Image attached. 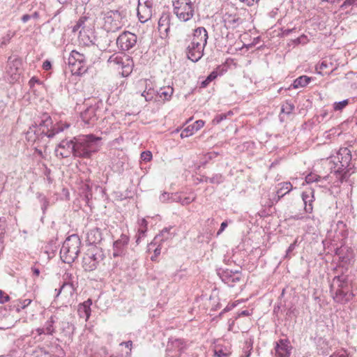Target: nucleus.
Listing matches in <instances>:
<instances>
[{
	"label": "nucleus",
	"instance_id": "obj_55",
	"mask_svg": "<svg viewBox=\"0 0 357 357\" xmlns=\"http://www.w3.org/2000/svg\"><path fill=\"white\" fill-rule=\"evenodd\" d=\"M141 158L144 161H150L152 158V154L151 151H143L141 153Z\"/></svg>",
	"mask_w": 357,
	"mask_h": 357
},
{
	"label": "nucleus",
	"instance_id": "obj_11",
	"mask_svg": "<svg viewBox=\"0 0 357 357\" xmlns=\"http://www.w3.org/2000/svg\"><path fill=\"white\" fill-rule=\"evenodd\" d=\"M137 41V36L130 31H124L116 38V45L122 51H128L134 47Z\"/></svg>",
	"mask_w": 357,
	"mask_h": 357
},
{
	"label": "nucleus",
	"instance_id": "obj_14",
	"mask_svg": "<svg viewBox=\"0 0 357 357\" xmlns=\"http://www.w3.org/2000/svg\"><path fill=\"white\" fill-rule=\"evenodd\" d=\"M206 45L191 41L186 47L188 58L193 62L198 61L204 55V50Z\"/></svg>",
	"mask_w": 357,
	"mask_h": 357
},
{
	"label": "nucleus",
	"instance_id": "obj_59",
	"mask_svg": "<svg viewBox=\"0 0 357 357\" xmlns=\"http://www.w3.org/2000/svg\"><path fill=\"white\" fill-rule=\"evenodd\" d=\"M182 197L177 194H171V202H180L181 204Z\"/></svg>",
	"mask_w": 357,
	"mask_h": 357
},
{
	"label": "nucleus",
	"instance_id": "obj_56",
	"mask_svg": "<svg viewBox=\"0 0 357 357\" xmlns=\"http://www.w3.org/2000/svg\"><path fill=\"white\" fill-rule=\"evenodd\" d=\"M146 231H147V227H144V228H140L139 227L138 229V236H137V241H136V242L137 243H139V239L145 236Z\"/></svg>",
	"mask_w": 357,
	"mask_h": 357
},
{
	"label": "nucleus",
	"instance_id": "obj_31",
	"mask_svg": "<svg viewBox=\"0 0 357 357\" xmlns=\"http://www.w3.org/2000/svg\"><path fill=\"white\" fill-rule=\"evenodd\" d=\"M231 354L229 347L220 344L215 346L213 349V357H229Z\"/></svg>",
	"mask_w": 357,
	"mask_h": 357
},
{
	"label": "nucleus",
	"instance_id": "obj_32",
	"mask_svg": "<svg viewBox=\"0 0 357 357\" xmlns=\"http://www.w3.org/2000/svg\"><path fill=\"white\" fill-rule=\"evenodd\" d=\"M133 61L129 56H126L123 65L121 66L120 73L123 77H128L132 71Z\"/></svg>",
	"mask_w": 357,
	"mask_h": 357
},
{
	"label": "nucleus",
	"instance_id": "obj_39",
	"mask_svg": "<svg viewBox=\"0 0 357 357\" xmlns=\"http://www.w3.org/2000/svg\"><path fill=\"white\" fill-rule=\"evenodd\" d=\"M253 349V341L248 339L245 341L243 348V353L239 357H250Z\"/></svg>",
	"mask_w": 357,
	"mask_h": 357
},
{
	"label": "nucleus",
	"instance_id": "obj_17",
	"mask_svg": "<svg viewBox=\"0 0 357 357\" xmlns=\"http://www.w3.org/2000/svg\"><path fill=\"white\" fill-rule=\"evenodd\" d=\"M128 242V236L126 234H121L120 238L114 242L112 256L114 257H118L125 255Z\"/></svg>",
	"mask_w": 357,
	"mask_h": 357
},
{
	"label": "nucleus",
	"instance_id": "obj_46",
	"mask_svg": "<svg viewBox=\"0 0 357 357\" xmlns=\"http://www.w3.org/2000/svg\"><path fill=\"white\" fill-rule=\"evenodd\" d=\"M330 357H355L353 354H351L345 349H340L335 352Z\"/></svg>",
	"mask_w": 357,
	"mask_h": 357
},
{
	"label": "nucleus",
	"instance_id": "obj_7",
	"mask_svg": "<svg viewBox=\"0 0 357 357\" xmlns=\"http://www.w3.org/2000/svg\"><path fill=\"white\" fill-rule=\"evenodd\" d=\"M104 258L105 255L101 249L97 247L88 249L82 259V267L86 271H92Z\"/></svg>",
	"mask_w": 357,
	"mask_h": 357
},
{
	"label": "nucleus",
	"instance_id": "obj_38",
	"mask_svg": "<svg viewBox=\"0 0 357 357\" xmlns=\"http://www.w3.org/2000/svg\"><path fill=\"white\" fill-rule=\"evenodd\" d=\"M56 316H52L44 324L43 327L47 335H52L55 332L54 324L56 321Z\"/></svg>",
	"mask_w": 357,
	"mask_h": 357
},
{
	"label": "nucleus",
	"instance_id": "obj_48",
	"mask_svg": "<svg viewBox=\"0 0 357 357\" xmlns=\"http://www.w3.org/2000/svg\"><path fill=\"white\" fill-rule=\"evenodd\" d=\"M230 114H232V112L231 111L229 112L227 114L222 113V114H218L215 116V117L213 120V122L215 124H218L223 120L226 119L227 115H230Z\"/></svg>",
	"mask_w": 357,
	"mask_h": 357
},
{
	"label": "nucleus",
	"instance_id": "obj_53",
	"mask_svg": "<svg viewBox=\"0 0 357 357\" xmlns=\"http://www.w3.org/2000/svg\"><path fill=\"white\" fill-rule=\"evenodd\" d=\"M159 199L161 202H163V203L167 202H171V194L164 192L160 195Z\"/></svg>",
	"mask_w": 357,
	"mask_h": 357
},
{
	"label": "nucleus",
	"instance_id": "obj_4",
	"mask_svg": "<svg viewBox=\"0 0 357 357\" xmlns=\"http://www.w3.org/2000/svg\"><path fill=\"white\" fill-rule=\"evenodd\" d=\"M81 241L77 234L68 236L60 250L61 258L65 263L73 262L80 252Z\"/></svg>",
	"mask_w": 357,
	"mask_h": 357
},
{
	"label": "nucleus",
	"instance_id": "obj_13",
	"mask_svg": "<svg viewBox=\"0 0 357 357\" xmlns=\"http://www.w3.org/2000/svg\"><path fill=\"white\" fill-rule=\"evenodd\" d=\"M73 141L74 137L70 140L67 139L62 140L55 149L56 156L65 158L69 157L71 154L74 155L75 143Z\"/></svg>",
	"mask_w": 357,
	"mask_h": 357
},
{
	"label": "nucleus",
	"instance_id": "obj_30",
	"mask_svg": "<svg viewBox=\"0 0 357 357\" xmlns=\"http://www.w3.org/2000/svg\"><path fill=\"white\" fill-rule=\"evenodd\" d=\"M336 69V67L333 66L331 61L328 60H324L321 62L319 66L316 68V70H319V73L320 74H330Z\"/></svg>",
	"mask_w": 357,
	"mask_h": 357
},
{
	"label": "nucleus",
	"instance_id": "obj_5",
	"mask_svg": "<svg viewBox=\"0 0 357 357\" xmlns=\"http://www.w3.org/2000/svg\"><path fill=\"white\" fill-rule=\"evenodd\" d=\"M337 162L334 169L331 167V174L336 175L337 179L341 183L347 178V172L345 169L349 167L351 160V151L347 148H341L337 153Z\"/></svg>",
	"mask_w": 357,
	"mask_h": 357
},
{
	"label": "nucleus",
	"instance_id": "obj_44",
	"mask_svg": "<svg viewBox=\"0 0 357 357\" xmlns=\"http://www.w3.org/2000/svg\"><path fill=\"white\" fill-rule=\"evenodd\" d=\"M14 32L8 31L7 33L5 36H3L0 40V47H3L7 45L9 43L10 39L14 36Z\"/></svg>",
	"mask_w": 357,
	"mask_h": 357
},
{
	"label": "nucleus",
	"instance_id": "obj_2",
	"mask_svg": "<svg viewBox=\"0 0 357 357\" xmlns=\"http://www.w3.org/2000/svg\"><path fill=\"white\" fill-rule=\"evenodd\" d=\"M69 126L70 125L66 123L53 125L50 116L47 114H44L42 119L38 123V126L30 128L27 135H29L31 133H33L36 135L33 139L34 141L39 139L40 138H43L44 136H46L48 138H52L56 134L63 132L65 129L69 128Z\"/></svg>",
	"mask_w": 357,
	"mask_h": 357
},
{
	"label": "nucleus",
	"instance_id": "obj_15",
	"mask_svg": "<svg viewBox=\"0 0 357 357\" xmlns=\"http://www.w3.org/2000/svg\"><path fill=\"white\" fill-rule=\"evenodd\" d=\"M223 282L229 287H234L236 283L239 282L242 278V273L239 271L225 270L219 273Z\"/></svg>",
	"mask_w": 357,
	"mask_h": 357
},
{
	"label": "nucleus",
	"instance_id": "obj_9",
	"mask_svg": "<svg viewBox=\"0 0 357 357\" xmlns=\"http://www.w3.org/2000/svg\"><path fill=\"white\" fill-rule=\"evenodd\" d=\"M186 349L187 343L183 339L170 337L167 344L166 353L169 357H181Z\"/></svg>",
	"mask_w": 357,
	"mask_h": 357
},
{
	"label": "nucleus",
	"instance_id": "obj_40",
	"mask_svg": "<svg viewBox=\"0 0 357 357\" xmlns=\"http://www.w3.org/2000/svg\"><path fill=\"white\" fill-rule=\"evenodd\" d=\"M294 109V105L290 102H286L284 104L282 105L281 107V112L280 114H284L289 115L291 114ZM280 120L282 121L281 115H280Z\"/></svg>",
	"mask_w": 357,
	"mask_h": 357
},
{
	"label": "nucleus",
	"instance_id": "obj_1",
	"mask_svg": "<svg viewBox=\"0 0 357 357\" xmlns=\"http://www.w3.org/2000/svg\"><path fill=\"white\" fill-rule=\"evenodd\" d=\"M101 139V137L93 134L74 137V157L90 158L93 153L98 151Z\"/></svg>",
	"mask_w": 357,
	"mask_h": 357
},
{
	"label": "nucleus",
	"instance_id": "obj_41",
	"mask_svg": "<svg viewBox=\"0 0 357 357\" xmlns=\"http://www.w3.org/2000/svg\"><path fill=\"white\" fill-rule=\"evenodd\" d=\"M24 357H51V355L48 352L39 349L31 353H26Z\"/></svg>",
	"mask_w": 357,
	"mask_h": 357
},
{
	"label": "nucleus",
	"instance_id": "obj_43",
	"mask_svg": "<svg viewBox=\"0 0 357 357\" xmlns=\"http://www.w3.org/2000/svg\"><path fill=\"white\" fill-rule=\"evenodd\" d=\"M155 91L152 87H149V89H147V87L145 88L144 91L142 93L141 96L144 97L146 101L149 102L151 101L155 95Z\"/></svg>",
	"mask_w": 357,
	"mask_h": 357
},
{
	"label": "nucleus",
	"instance_id": "obj_18",
	"mask_svg": "<svg viewBox=\"0 0 357 357\" xmlns=\"http://www.w3.org/2000/svg\"><path fill=\"white\" fill-rule=\"evenodd\" d=\"M352 287L346 288L342 290H336V292L331 293L333 300L338 303L345 304L351 301L354 296L352 292Z\"/></svg>",
	"mask_w": 357,
	"mask_h": 357
},
{
	"label": "nucleus",
	"instance_id": "obj_54",
	"mask_svg": "<svg viewBox=\"0 0 357 357\" xmlns=\"http://www.w3.org/2000/svg\"><path fill=\"white\" fill-rule=\"evenodd\" d=\"M157 247L153 249L154 255L151 257L152 261H155L156 258L160 255L161 252V243H158Z\"/></svg>",
	"mask_w": 357,
	"mask_h": 357
},
{
	"label": "nucleus",
	"instance_id": "obj_50",
	"mask_svg": "<svg viewBox=\"0 0 357 357\" xmlns=\"http://www.w3.org/2000/svg\"><path fill=\"white\" fill-rule=\"evenodd\" d=\"M217 77V74L215 72L211 73L206 79L203 81L201 84L202 87H206L209 82H211L213 79H214Z\"/></svg>",
	"mask_w": 357,
	"mask_h": 357
},
{
	"label": "nucleus",
	"instance_id": "obj_8",
	"mask_svg": "<svg viewBox=\"0 0 357 357\" xmlns=\"http://www.w3.org/2000/svg\"><path fill=\"white\" fill-rule=\"evenodd\" d=\"M174 13L183 22L190 20L194 15V6L191 0H174Z\"/></svg>",
	"mask_w": 357,
	"mask_h": 357
},
{
	"label": "nucleus",
	"instance_id": "obj_64",
	"mask_svg": "<svg viewBox=\"0 0 357 357\" xmlns=\"http://www.w3.org/2000/svg\"><path fill=\"white\" fill-rule=\"evenodd\" d=\"M41 202H43V206H42V209L43 210V211L47 208V206H48V204H49V202L48 200L46 199V197H43L42 199H41Z\"/></svg>",
	"mask_w": 357,
	"mask_h": 357
},
{
	"label": "nucleus",
	"instance_id": "obj_29",
	"mask_svg": "<svg viewBox=\"0 0 357 357\" xmlns=\"http://www.w3.org/2000/svg\"><path fill=\"white\" fill-rule=\"evenodd\" d=\"M126 56H122L118 54H114L111 55L108 60L107 63L114 68L120 69L122 65H123V62L125 61Z\"/></svg>",
	"mask_w": 357,
	"mask_h": 357
},
{
	"label": "nucleus",
	"instance_id": "obj_57",
	"mask_svg": "<svg viewBox=\"0 0 357 357\" xmlns=\"http://www.w3.org/2000/svg\"><path fill=\"white\" fill-rule=\"evenodd\" d=\"M10 297L2 290H0V303H4L9 301Z\"/></svg>",
	"mask_w": 357,
	"mask_h": 357
},
{
	"label": "nucleus",
	"instance_id": "obj_27",
	"mask_svg": "<svg viewBox=\"0 0 357 357\" xmlns=\"http://www.w3.org/2000/svg\"><path fill=\"white\" fill-rule=\"evenodd\" d=\"M204 126V121L197 120L193 124L189 125L183 129L181 133V137L185 138L192 135L195 132L198 131Z\"/></svg>",
	"mask_w": 357,
	"mask_h": 357
},
{
	"label": "nucleus",
	"instance_id": "obj_34",
	"mask_svg": "<svg viewBox=\"0 0 357 357\" xmlns=\"http://www.w3.org/2000/svg\"><path fill=\"white\" fill-rule=\"evenodd\" d=\"M239 17L232 15H225L224 17L225 26L227 28H235L239 24Z\"/></svg>",
	"mask_w": 357,
	"mask_h": 357
},
{
	"label": "nucleus",
	"instance_id": "obj_49",
	"mask_svg": "<svg viewBox=\"0 0 357 357\" xmlns=\"http://www.w3.org/2000/svg\"><path fill=\"white\" fill-rule=\"evenodd\" d=\"M321 177L319 175L314 174H310L306 176L305 181L307 183L318 182L321 180Z\"/></svg>",
	"mask_w": 357,
	"mask_h": 357
},
{
	"label": "nucleus",
	"instance_id": "obj_37",
	"mask_svg": "<svg viewBox=\"0 0 357 357\" xmlns=\"http://www.w3.org/2000/svg\"><path fill=\"white\" fill-rule=\"evenodd\" d=\"M174 92V89L172 87L168 86L165 87L160 88L158 91H157L158 95L160 98H162L165 100H170Z\"/></svg>",
	"mask_w": 357,
	"mask_h": 357
},
{
	"label": "nucleus",
	"instance_id": "obj_63",
	"mask_svg": "<svg viewBox=\"0 0 357 357\" xmlns=\"http://www.w3.org/2000/svg\"><path fill=\"white\" fill-rule=\"evenodd\" d=\"M141 5H153V2L151 0H138V6Z\"/></svg>",
	"mask_w": 357,
	"mask_h": 357
},
{
	"label": "nucleus",
	"instance_id": "obj_42",
	"mask_svg": "<svg viewBox=\"0 0 357 357\" xmlns=\"http://www.w3.org/2000/svg\"><path fill=\"white\" fill-rule=\"evenodd\" d=\"M218 153L217 152L213 151L209 152L204 154L200 162L201 165H206L210 160L215 158L218 156Z\"/></svg>",
	"mask_w": 357,
	"mask_h": 357
},
{
	"label": "nucleus",
	"instance_id": "obj_28",
	"mask_svg": "<svg viewBox=\"0 0 357 357\" xmlns=\"http://www.w3.org/2000/svg\"><path fill=\"white\" fill-rule=\"evenodd\" d=\"M92 305L91 299L89 298L84 303H81L78 306L77 312L78 314L81 318H84L85 320H88L91 315V305Z\"/></svg>",
	"mask_w": 357,
	"mask_h": 357
},
{
	"label": "nucleus",
	"instance_id": "obj_47",
	"mask_svg": "<svg viewBox=\"0 0 357 357\" xmlns=\"http://www.w3.org/2000/svg\"><path fill=\"white\" fill-rule=\"evenodd\" d=\"M348 104H349V100L348 99L343 100L340 101V102H335L333 104V109H334L335 111H340L343 108H344Z\"/></svg>",
	"mask_w": 357,
	"mask_h": 357
},
{
	"label": "nucleus",
	"instance_id": "obj_6",
	"mask_svg": "<svg viewBox=\"0 0 357 357\" xmlns=\"http://www.w3.org/2000/svg\"><path fill=\"white\" fill-rule=\"evenodd\" d=\"M68 63L73 75H82L88 70L86 56L76 50L70 52Z\"/></svg>",
	"mask_w": 357,
	"mask_h": 357
},
{
	"label": "nucleus",
	"instance_id": "obj_3",
	"mask_svg": "<svg viewBox=\"0 0 357 357\" xmlns=\"http://www.w3.org/2000/svg\"><path fill=\"white\" fill-rule=\"evenodd\" d=\"M103 28L107 32H116L125 24L126 12L124 10H110L102 13Z\"/></svg>",
	"mask_w": 357,
	"mask_h": 357
},
{
	"label": "nucleus",
	"instance_id": "obj_10",
	"mask_svg": "<svg viewBox=\"0 0 357 357\" xmlns=\"http://www.w3.org/2000/svg\"><path fill=\"white\" fill-rule=\"evenodd\" d=\"M21 66L22 61L17 56H11L8 57L6 75L10 82H15L20 78Z\"/></svg>",
	"mask_w": 357,
	"mask_h": 357
},
{
	"label": "nucleus",
	"instance_id": "obj_33",
	"mask_svg": "<svg viewBox=\"0 0 357 357\" xmlns=\"http://www.w3.org/2000/svg\"><path fill=\"white\" fill-rule=\"evenodd\" d=\"M311 81V77L306 75H302L296 78L294 83L291 85V87L294 89H298L300 87L306 86Z\"/></svg>",
	"mask_w": 357,
	"mask_h": 357
},
{
	"label": "nucleus",
	"instance_id": "obj_19",
	"mask_svg": "<svg viewBox=\"0 0 357 357\" xmlns=\"http://www.w3.org/2000/svg\"><path fill=\"white\" fill-rule=\"evenodd\" d=\"M351 287L347 275L335 276L330 285L331 293L336 292V290H342Z\"/></svg>",
	"mask_w": 357,
	"mask_h": 357
},
{
	"label": "nucleus",
	"instance_id": "obj_51",
	"mask_svg": "<svg viewBox=\"0 0 357 357\" xmlns=\"http://www.w3.org/2000/svg\"><path fill=\"white\" fill-rule=\"evenodd\" d=\"M297 310L296 307L291 306L287 309L286 312V318L287 319H292L293 317H296Z\"/></svg>",
	"mask_w": 357,
	"mask_h": 357
},
{
	"label": "nucleus",
	"instance_id": "obj_45",
	"mask_svg": "<svg viewBox=\"0 0 357 357\" xmlns=\"http://www.w3.org/2000/svg\"><path fill=\"white\" fill-rule=\"evenodd\" d=\"M225 181V177L221 174H215L209 178V183L212 184H220Z\"/></svg>",
	"mask_w": 357,
	"mask_h": 357
},
{
	"label": "nucleus",
	"instance_id": "obj_61",
	"mask_svg": "<svg viewBox=\"0 0 357 357\" xmlns=\"http://www.w3.org/2000/svg\"><path fill=\"white\" fill-rule=\"evenodd\" d=\"M227 225H228V223L227 221L222 222L221 223L220 229L217 232V235L218 236L220 235L225 229V228L227 227Z\"/></svg>",
	"mask_w": 357,
	"mask_h": 357
},
{
	"label": "nucleus",
	"instance_id": "obj_62",
	"mask_svg": "<svg viewBox=\"0 0 357 357\" xmlns=\"http://www.w3.org/2000/svg\"><path fill=\"white\" fill-rule=\"evenodd\" d=\"M235 306H236V305L234 303L228 304L225 307V309L222 310V312L220 313V314H222V313H225V312H229V311L231 310Z\"/></svg>",
	"mask_w": 357,
	"mask_h": 357
},
{
	"label": "nucleus",
	"instance_id": "obj_24",
	"mask_svg": "<svg viewBox=\"0 0 357 357\" xmlns=\"http://www.w3.org/2000/svg\"><path fill=\"white\" fill-rule=\"evenodd\" d=\"M172 227L169 228H164L160 234L155 236L153 241L149 244L148 250L150 252L153 248L158 243L165 241L172 237V234H170L169 231Z\"/></svg>",
	"mask_w": 357,
	"mask_h": 357
},
{
	"label": "nucleus",
	"instance_id": "obj_22",
	"mask_svg": "<svg viewBox=\"0 0 357 357\" xmlns=\"http://www.w3.org/2000/svg\"><path fill=\"white\" fill-rule=\"evenodd\" d=\"M153 14V5H141L137 6V16L142 23L149 21Z\"/></svg>",
	"mask_w": 357,
	"mask_h": 357
},
{
	"label": "nucleus",
	"instance_id": "obj_16",
	"mask_svg": "<svg viewBox=\"0 0 357 357\" xmlns=\"http://www.w3.org/2000/svg\"><path fill=\"white\" fill-rule=\"evenodd\" d=\"M98 108L96 106H90L81 112L80 116L85 126H91L98 120Z\"/></svg>",
	"mask_w": 357,
	"mask_h": 357
},
{
	"label": "nucleus",
	"instance_id": "obj_20",
	"mask_svg": "<svg viewBox=\"0 0 357 357\" xmlns=\"http://www.w3.org/2000/svg\"><path fill=\"white\" fill-rule=\"evenodd\" d=\"M291 346L290 342L287 339H280L276 342L275 347L277 357H289Z\"/></svg>",
	"mask_w": 357,
	"mask_h": 357
},
{
	"label": "nucleus",
	"instance_id": "obj_35",
	"mask_svg": "<svg viewBox=\"0 0 357 357\" xmlns=\"http://www.w3.org/2000/svg\"><path fill=\"white\" fill-rule=\"evenodd\" d=\"M59 329L65 336H68L73 333L74 326L69 321H62L59 324Z\"/></svg>",
	"mask_w": 357,
	"mask_h": 357
},
{
	"label": "nucleus",
	"instance_id": "obj_58",
	"mask_svg": "<svg viewBox=\"0 0 357 357\" xmlns=\"http://www.w3.org/2000/svg\"><path fill=\"white\" fill-rule=\"evenodd\" d=\"M195 197H182L181 204L185 206L190 204L195 200Z\"/></svg>",
	"mask_w": 357,
	"mask_h": 357
},
{
	"label": "nucleus",
	"instance_id": "obj_26",
	"mask_svg": "<svg viewBox=\"0 0 357 357\" xmlns=\"http://www.w3.org/2000/svg\"><path fill=\"white\" fill-rule=\"evenodd\" d=\"M102 235L101 230L98 228L90 229L86 233V241L89 245H96L101 242Z\"/></svg>",
	"mask_w": 357,
	"mask_h": 357
},
{
	"label": "nucleus",
	"instance_id": "obj_52",
	"mask_svg": "<svg viewBox=\"0 0 357 357\" xmlns=\"http://www.w3.org/2000/svg\"><path fill=\"white\" fill-rule=\"evenodd\" d=\"M357 6V0H345L340 6L342 9H346L350 6Z\"/></svg>",
	"mask_w": 357,
	"mask_h": 357
},
{
	"label": "nucleus",
	"instance_id": "obj_23",
	"mask_svg": "<svg viewBox=\"0 0 357 357\" xmlns=\"http://www.w3.org/2000/svg\"><path fill=\"white\" fill-rule=\"evenodd\" d=\"M208 38V36L206 29L203 26H200L194 30L191 41H195V43H199V44L203 45H206Z\"/></svg>",
	"mask_w": 357,
	"mask_h": 357
},
{
	"label": "nucleus",
	"instance_id": "obj_21",
	"mask_svg": "<svg viewBox=\"0 0 357 357\" xmlns=\"http://www.w3.org/2000/svg\"><path fill=\"white\" fill-rule=\"evenodd\" d=\"M314 190L309 189L303 191L301 197L304 204V210L306 213H311L313 211L312 203L314 201Z\"/></svg>",
	"mask_w": 357,
	"mask_h": 357
},
{
	"label": "nucleus",
	"instance_id": "obj_36",
	"mask_svg": "<svg viewBox=\"0 0 357 357\" xmlns=\"http://www.w3.org/2000/svg\"><path fill=\"white\" fill-rule=\"evenodd\" d=\"M32 302L31 298L19 299L15 301L13 307L17 312L25 309Z\"/></svg>",
	"mask_w": 357,
	"mask_h": 357
},
{
	"label": "nucleus",
	"instance_id": "obj_25",
	"mask_svg": "<svg viewBox=\"0 0 357 357\" xmlns=\"http://www.w3.org/2000/svg\"><path fill=\"white\" fill-rule=\"evenodd\" d=\"M293 190L292 184L290 182H282L278 184L277 191L273 200L276 202Z\"/></svg>",
	"mask_w": 357,
	"mask_h": 357
},
{
	"label": "nucleus",
	"instance_id": "obj_12",
	"mask_svg": "<svg viewBox=\"0 0 357 357\" xmlns=\"http://www.w3.org/2000/svg\"><path fill=\"white\" fill-rule=\"evenodd\" d=\"M63 282L60 288L55 289V291H56V297H58L62 292L66 296H72L77 289V284L74 283L72 274L69 273H65L63 276Z\"/></svg>",
	"mask_w": 357,
	"mask_h": 357
},
{
	"label": "nucleus",
	"instance_id": "obj_60",
	"mask_svg": "<svg viewBox=\"0 0 357 357\" xmlns=\"http://www.w3.org/2000/svg\"><path fill=\"white\" fill-rule=\"evenodd\" d=\"M52 68V63L50 61L46 60L43 63V68L45 70H49Z\"/></svg>",
	"mask_w": 357,
	"mask_h": 357
}]
</instances>
